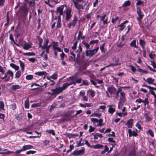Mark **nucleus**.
Returning a JSON list of instances; mask_svg holds the SVG:
<instances>
[{
    "label": "nucleus",
    "mask_w": 156,
    "mask_h": 156,
    "mask_svg": "<svg viewBox=\"0 0 156 156\" xmlns=\"http://www.w3.org/2000/svg\"><path fill=\"white\" fill-rule=\"evenodd\" d=\"M70 84L71 85H76V83H81L82 79L76 75H74V76H70L69 77Z\"/></svg>",
    "instance_id": "f257e3e1"
},
{
    "label": "nucleus",
    "mask_w": 156,
    "mask_h": 156,
    "mask_svg": "<svg viewBox=\"0 0 156 156\" xmlns=\"http://www.w3.org/2000/svg\"><path fill=\"white\" fill-rule=\"evenodd\" d=\"M14 76V73L13 72L10 70H8L5 73L4 76L1 77V79L4 80L7 78L5 81H9V80H12Z\"/></svg>",
    "instance_id": "f03ea898"
},
{
    "label": "nucleus",
    "mask_w": 156,
    "mask_h": 156,
    "mask_svg": "<svg viewBox=\"0 0 156 156\" xmlns=\"http://www.w3.org/2000/svg\"><path fill=\"white\" fill-rule=\"evenodd\" d=\"M71 1L74 4L75 8L78 10L79 11L80 9H84L83 5L79 3L80 2H82L83 0H71Z\"/></svg>",
    "instance_id": "7ed1b4c3"
},
{
    "label": "nucleus",
    "mask_w": 156,
    "mask_h": 156,
    "mask_svg": "<svg viewBox=\"0 0 156 156\" xmlns=\"http://www.w3.org/2000/svg\"><path fill=\"white\" fill-rule=\"evenodd\" d=\"M83 141H85V144L90 148H92L94 149H99L103 148L104 147V146L103 145L99 144H97L95 145H91L88 140H83Z\"/></svg>",
    "instance_id": "20e7f679"
},
{
    "label": "nucleus",
    "mask_w": 156,
    "mask_h": 156,
    "mask_svg": "<svg viewBox=\"0 0 156 156\" xmlns=\"http://www.w3.org/2000/svg\"><path fill=\"white\" fill-rule=\"evenodd\" d=\"M99 49V47H97L92 50H86L85 51L86 56L91 57L97 52Z\"/></svg>",
    "instance_id": "39448f33"
},
{
    "label": "nucleus",
    "mask_w": 156,
    "mask_h": 156,
    "mask_svg": "<svg viewBox=\"0 0 156 156\" xmlns=\"http://www.w3.org/2000/svg\"><path fill=\"white\" fill-rule=\"evenodd\" d=\"M71 8L70 7L66 8L65 14L66 15L65 20L66 21H68L70 20L72 16Z\"/></svg>",
    "instance_id": "423d86ee"
},
{
    "label": "nucleus",
    "mask_w": 156,
    "mask_h": 156,
    "mask_svg": "<svg viewBox=\"0 0 156 156\" xmlns=\"http://www.w3.org/2000/svg\"><path fill=\"white\" fill-rule=\"evenodd\" d=\"M85 149L84 147H82L81 149L79 150L75 151H73L72 154L74 156H77L79 155L81 156L84 155L85 154Z\"/></svg>",
    "instance_id": "0eeeda50"
},
{
    "label": "nucleus",
    "mask_w": 156,
    "mask_h": 156,
    "mask_svg": "<svg viewBox=\"0 0 156 156\" xmlns=\"http://www.w3.org/2000/svg\"><path fill=\"white\" fill-rule=\"evenodd\" d=\"M65 7H66V5H62L59 6L57 8L56 12L57 14H58V16L61 17V15H63L64 12V9Z\"/></svg>",
    "instance_id": "6e6552de"
},
{
    "label": "nucleus",
    "mask_w": 156,
    "mask_h": 156,
    "mask_svg": "<svg viewBox=\"0 0 156 156\" xmlns=\"http://www.w3.org/2000/svg\"><path fill=\"white\" fill-rule=\"evenodd\" d=\"M77 20L78 17L74 15L72 21L70 22L67 25L69 28H70L72 27H74L76 24Z\"/></svg>",
    "instance_id": "1a4fd4ad"
},
{
    "label": "nucleus",
    "mask_w": 156,
    "mask_h": 156,
    "mask_svg": "<svg viewBox=\"0 0 156 156\" xmlns=\"http://www.w3.org/2000/svg\"><path fill=\"white\" fill-rule=\"evenodd\" d=\"M113 62H114L110 64L107 65V67L114 66H119L121 64V63L119 62V59L118 58H115L113 59Z\"/></svg>",
    "instance_id": "9d476101"
},
{
    "label": "nucleus",
    "mask_w": 156,
    "mask_h": 156,
    "mask_svg": "<svg viewBox=\"0 0 156 156\" xmlns=\"http://www.w3.org/2000/svg\"><path fill=\"white\" fill-rule=\"evenodd\" d=\"M51 91L52 92V93L51 94L55 96V97L58 94L62 92V89L60 87L51 89Z\"/></svg>",
    "instance_id": "9b49d317"
},
{
    "label": "nucleus",
    "mask_w": 156,
    "mask_h": 156,
    "mask_svg": "<svg viewBox=\"0 0 156 156\" xmlns=\"http://www.w3.org/2000/svg\"><path fill=\"white\" fill-rule=\"evenodd\" d=\"M136 12L138 16V17L136 19L138 21H140L144 16V15L141 11L140 8L139 7L137 8Z\"/></svg>",
    "instance_id": "f8f14e48"
},
{
    "label": "nucleus",
    "mask_w": 156,
    "mask_h": 156,
    "mask_svg": "<svg viewBox=\"0 0 156 156\" xmlns=\"http://www.w3.org/2000/svg\"><path fill=\"white\" fill-rule=\"evenodd\" d=\"M20 9L23 13V16L25 17L27 16L28 12V9L26 6H23L21 7Z\"/></svg>",
    "instance_id": "ddd939ff"
},
{
    "label": "nucleus",
    "mask_w": 156,
    "mask_h": 156,
    "mask_svg": "<svg viewBox=\"0 0 156 156\" xmlns=\"http://www.w3.org/2000/svg\"><path fill=\"white\" fill-rule=\"evenodd\" d=\"M13 41L15 45L18 47L22 46L23 44L25 41L23 40H11Z\"/></svg>",
    "instance_id": "4468645a"
},
{
    "label": "nucleus",
    "mask_w": 156,
    "mask_h": 156,
    "mask_svg": "<svg viewBox=\"0 0 156 156\" xmlns=\"http://www.w3.org/2000/svg\"><path fill=\"white\" fill-rule=\"evenodd\" d=\"M108 91L111 94H115L116 91V89L113 86H111L107 88Z\"/></svg>",
    "instance_id": "2eb2a0df"
},
{
    "label": "nucleus",
    "mask_w": 156,
    "mask_h": 156,
    "mask_svg": "<svg viewBox=\"0 0 156 156\" xmlns=\"http://www.w3.org/2000/svg\"><path fill=\"white\" fill-rule=\"evenodd\" d=\"M32 44L29 42H28V43H27L25 41L22 47L24 49L28 50L29 48H31Z\"/></svg>",
    "instance_id": "dca6fc26"
},
{
    "label": "nucleus",
    "mask_w": 156,
    "mask_h": 156,
    "mask_svg": "<svg viewBox=\"0 0 156 156\" xmlns=\"http://www.w3.org/2000/svg\"><path fill=\"white\" fill-rule=\"evenodd\" d=\"M136 131H132L131 129H128V133L129 137H131L132 136H136L138 135L137 132V130L136 129Z\"/></svg>",
    "instance_id": "f3484780"
},
{
    "label": "nucleus",
    "mask_w": 156,
    "mask_h": 156,
    "mask_svg": "<svg viewBox=\"0 0 156 156\" xmlns=\"http://www.w3.org/2000/svg\"><path fill=\"white\" fill-rule=\"evenodd\" d=\"M109 108L108 112L111 115H112L114 112H115V106L112 105L108 106Z\"/></svg>",
    "instance_id": "a211bd4d"
},
{
    "label": "nucleus",
    "mask_w": 156,
    "mask_h": 156,
    "mask_svg": "<svg viewBox=\"0 0 156 156\" xmlns=\"http://www.w3.org/2000/svg\"><path fill=\"white\" fill-rule=\"evenodd\" d=\"M133 119H130L128 120L126 125L127 126L128 128H131L133 126Z\"/></svg>",
    "instance_id": "6ab92c4d"
},
{
    "label": "nucleus",
    "mask_w": 156,
    "mask_h": 156,
    "mask_svg": "<svg viewBox=\"0 0 156 156\" xmlns=\"http://www.w3.org/2000/svg\"><path fill=\"white\" fill-rule=\"evenodd\" d=\"M58 21L57 23L56 29L60 28L62 26V23L61 21V17L59 16H57Z\"/></svg>",
    "instance_id": "aec40b11"
},
{
    "label": "nucleus",
    "mask_w": 156,
    "mask_h": 156,
    "mask_svg": "<svg viewBox=\"0 0 156 156\" xmlns=\"http://www.w3.org/2000/svg\"><path fill=\"white\" fill-rule=\"evenodd\" d=\"M89 65V63L87 62H84L79 66V68L82 70L85 69Z\"/></svg>",
    "instance_id": "412c9836"
},
{
    "label": "nucleus",
    "mask_w": 156,
    "mask_h": 156,
    "mask_svg": "<svg viewBox=\"0 0 156 156\" xmlns=\"http://www.w3.org/2000/svg\"><path fill=\"white\" fill-rule=\"evenodd\" d=\"M120 95L121 97L120 100L122 102L124 103L126 100V99L125 97V94L124 92H121Z\"/></svg>",
    "instance_id": "4be33fe9"
},
{
    "label": "nucleus",
    "mask_w": 156,
    "mask_h": 156,
    "mask_svg": "<svg viewBox=\"0 0 156 156\" xmlns=\"http://www.w3.org/2000/svg\"><path fill=\"white\" fill-rule=\"evenodd\" d=\"M87 93L92 98H93L95 95V92L93 90L90 89L87 90Z\"/></svg>",
    "instance_id": "5701e85b"
},
{
    "label": "nucleus",
    "mask_w": 156,
    "mask_h": 156,
    "mask_svg": "<svg viewBox=\"0 0 156 156\" xmlns=\"http://www.w3.org/2000/svg\"><path fill=\"white\" fill-rule=\"evenodd\" d=\"M64 135L68 137L69 139L74 137L75 136H78L79 135L78 134H72L67 133H65Z\"/></svg>",
    "instance_id": "b1692460"
},
{
    "label": "nucleus",
    "mask_w": 156,
    "mask_h": 156,
    "mask_svg": "<svg viewBox=\"0 0 156 156\" xmlns=\"http://www.w3.org/2000/svg\"><path fill=\"white\" fill-rule=\"evenodd\" d=\"M33 148L34 146L30 145H25L23 146L22 147L23 151H24L27 150L32 149Z\"/></svg>",
    "instance_id": "393cba45"
},
{
    "label": "nucleus",
    "mask_w": 156,
    "mask_h": 156,
    "mask_svg": "<svg viewBox=\"0 0 156 156\" xmlns=\"http://www.w3.org/2000/svg\"><path fill=\"white\" fill-rule=\"evenodd\" d=\"M22 72L23 73L25 68L24 63L20 60L19 61Z\"/></svg>",
    "instance_id": "a878e982"
},
{
    "label": "nucleus",
    "mask_w": 156,
    "mask_h": 156,
    "mask_svg": "<svg viewBox=\"0 0 156 156\" xmlns=\"http://www.w3.org/2000/svg\"><path fill=\"white\" fill-rule=\"evenodd\" d=\"M21 88V86L19 85H12L11 87V89L15 91L16 90L19 89Z\"/></svg>",
    "instance_id": "bb28decb"
},
{
    "label": "nucleus",
    "mask_w": 156,
    "mask_h": 156,
    "mask_svg": "<svg viewBox=\"0 0 156 156\" xmlns=\"http://www.w3.org/2000/svg\"><path fill=\"white\" fill-rule=\"evenodd\" d=\"M71 85L70 84V82L69 83L68 82L66 83L63 84V86L62 87H60L62 90L63 91V90H65L70 85Z\"/></svg>",
    "instance_id": "cd10ccee"
},
{
    "label": "nucleus",
    "mask_w": 156,
    "mask_h": 156,
    "mask_svg": "<svg viewBox=\"0 0 156 156\" xmlns=\"http://www.w3.org/2000/svg\"><path fill=\"white\" fill-rule=\"evenodd\" d=\"M10 66L12 68L16 70H18L19 69V67L14 64L11 63L10 64Z\"/></svg>",
    "instance_id": "c85d7f7f"
},
{
    "label": "nucleus",
    "mask_w": 156,
    "mask_h": 156,
    "mask_svg": "<svg viewBox=\"0 0 156 156\" xmlns=\"http://www.w3.org/2000/svg\"><path fill=\"white\" fill-rule=\"evenodd\" d=\"M27 2H28L30 6L34 7L35 4V1H37V0H32L31 1L29 2L27 0H25Z\"/></svg>",
    "instance_id": "c756f323"
},
{
    "label": "nucleus",
    "mask_w": 156,
    "mask_h": 156,
    "mask_svg": "<svg viewBox=\"0 0 156 156\" xmlns=\"http://www.w3.org/2000/svg\"><path fill=\"white\" fill-rule=\"evenodd\" d=\"M21 75V72L20 70H18L15 73V79H18L20 77Z\"/></svg>",
    "instance_id": "7c9ffc66"
},
{
    "label": "nucleus",
    "mask_w": 156,
    "mask_h": 156,
    "mask_svg": "<svg viewBox=\"0 0 156 156\" xmlns=\"http://www.w3.org/2000/svg\"><path fill=\"white\" fill-rule=\"evenodd\" d=\"M147 82L149 84H152L154 81V79H153L151 77L148 78L147 79Z\"/></svg>",
    "instance_id": "2f4dec72"
},
{
    "label": "nucleus",
    "mask_w": 156,
    "mask_h": 156,
    "mask_svg": "<svg viewBox=\"0 0 156 156\" xmlns=\"http://www.w3.org/2000/svg\"><path fill=\"white\" fill-rule=\"evenodd\" d=\"M24 106L25 108H28L29 107V99L27 98L26 101H25Z\"/></svg>",
    "instance_id": "473e14b6"
},
{
    "label": "nucleus",
    "mask_w": 156,
    "mask_h": 156,
    "mask_svg": "<svg viewBox=\"0 0 156 156\" xmlns=\"http://www.w3.org/2000/svg\"><path fill=\"white\" fill-rule=\"evenodd\" d=\"M131 4L129 0H127L125 1L124 4L122 5V7H125L129 6Z\"/></svg>",
    "instance_id": "72a5a7b5"
},
{
    "label": "nucleus",
    "mask_w": 156,
    "mask_h": 156,
    "mask_svg": "<svg viewBox=\"0 0 156 156\" xmlns=\"http://www.w3.org/2000/svg\"><path fill=\"white\" fill-rule=\"evenodd\" d=\"M35 74L39 76H41L43 75H45L47 74V73L45 71H42V72H36L35 73Z\"/></svg>",
    "instance_id": "f704fd0d"
},
{
    "label": "nucleus",
    "mask_w": 156,
    "mask_h": 156,
    "mask_svg": "<svg viewBox=\"0 0 156 156\" xmlns=\"http://www.w3.org/2000/svg\"><path fill=\"white\" fill-rule=\"evenodd\" d=\"M123 40H122L121 41H118V42L117 43V46L118 47H121L124 45V43L123 41Z\"/></svg>",
    "instance_id": "c9c22d12"
},
{
    "label": "nucleus",
    "mask_w": 156,
    "mask_h": 156,
    "mask_svg": "<svg viewBox=\"0 0 156 156\" xmlns=\"http://www.w3.org/2000/svg\"><path fill=\"white\" fill-rule=\"evenodd\" d=\"M85 62L83 59H78L76 61V63L78 64L79 66Z\"/></svg>",
    "instance_id": "e433bc0d"
},
{
    "label": "nucleus",
    "mask_w": 156,
    "mask_h": 156,
    "mask_svg": "<svg viewBox=\"0 0 156 156\" xmlns=\"http://www.w3.org/2000/svg\"><path fill=\"white\" fill-rule=\"evenodd\" d=\"M140 44L142 48L144 49V46L145 44V42L143 40H140Z\"/></svg>",
    "instance_id": "4c0bfd02"
},
{
    "label": "nucleus",
    "mask_w": 156,
    "mask_h": 156,
    "mask_svg": "<svg viewBox=\"0 0 156 156\" xmlns=\"http://www.w3.org/2000/svg\"><path fill=\"white\" fill-rule=\"evenodd\" d=\"M23 55L26 56H34L35 55V54L33 52H29L24 53Z\"/></svg>",
    "instance_id": "58836bf2"
},
{
    "label": "nucleus",
    "mask_w": 156,
    "mask_h": 156,
    "mask_svg": "<svg viewBox=\"0 0 156 156\" xmlns=\"http://www.w3.org/2000/svg\"><path fill=\"white\" fill-rule=\"evenodd\" d=\"M144 116L147 121H150L152 120L151 118L148 116L147 114H144Z\"/></svg>",
    "instance_id": "ea45409f"
},
{
    "label": "nucleus",
    "mask_w": 156,
    "mask_h": 156,
    "mask_svg": "<svg viewBox=\"0 0 156 156\" xmlns=\"http://www.w3.org/2000/svg\"><path fill=\"white\" fill-rule=\"evenodd\" d=\"M130 46L132 47H134L135 48H137V47L136 45V41L133 40L130 44Z\"/></svg>",
    "instance_id": "a19ab883"
},
{
    "label": "nucleus",
    "mask_w": 156,
    "mask_h": 156,
    "mask_svg": "<svg viewBox=\"0 0 156 156\" xmlns=\"http://www.w3.org/2000/svg\"><path fill=\"white\" fill-rule=\"evenodd\" d=\"M147 133L148 134L150 135L152 137L154 136V133L151 129H149L147 132Z\"/></svg>",
    "instance_id": "79ce46f5"
},
{
    "label": "nucleus",
    "mask_w": 156,
    "mask_h": 156,
    "mask_svg": "<svg viewBox=\"0 0 156 156\" xmlns=\"http://www.w3.org/2000/svg\"><path fill=\"white\" fill-rule=\"evenodd\" d=\"M98 120V124L97 125V126H101L104 125L102 123L103 120L102 119H100Z\"/></svg>",
    "instance_id": "37998d69"
},
{
    "label": "nucleus",
    "mask_w": 156,
    "mask_h": 156,
    "mask_svg": "<svg viewBox=\"0 0 156 156\" xmlns=\"http://www.w3.org/2000/svg\"><path fill=\"white\" fill-rule=\"evenodd\" d=\"M78 39H83L84 37L82 36V33L80 31L79 32L78 34Z\"/></svg>",
    "instance_id": "c03bdc74"
},
{
    "label": "nucleus",
    "mask_w": 156,
    "mask_h": 156,
    "mask_svg": "<svg viewBox=\"0 0 156 156\" xmlns=\"http://www.w3.org/2000/svg\"><path fill=\"white\" fill-rule=\"evenodd\" d=\"M82 43L85 46V47H86L87 49L89 48L90 47L89 44H88L85 41H84V40H83L82 41Z\"/></svg>",
    "instance_id": "a18cd8bd"
},
{
    "label": "nucleus",
    "mask_w": 156,
    "mask_h": 156,
    "mask_svg": "<svg viewBox=\"0 0 156 156\" xmlns=\"http://www.w3.org/2000/svg\"><path fill=\"white\" fill-rule=\"evenodd\" d=\"M52 47L53 48L54 51L57 50L59 52L62 51V50L60 48L54 46V45H52Z\"/></svg>",
    "instance_id": "49530a36"
},
{
    "label": "nucleus",
    "mask_w": 156,
    "mask_h": 156,
    "mask_svg": "<svg viewBox=\"0 0 156 156\" xmlns=\"http://www.w3.org/2000/svg\"><path fill=\"white\" fill-rule=\"evenodd\" d=\"M57 73H54L51 76H50V78L55 80L57 79Z\"/></svg>",
    "instance_id": "de8ad7c7"
},
{
    "label": "nucleus",
    "mask_w": 156,
    "mask_h": 156,
    "mask_svg": "<svg viewBox=\"0 0 156 156\" xmlns=\"http://www.w3.org/2000/svg\"><path fill=\"white\" fill-rule=\"evenodd\" d=\"M142 102L144 103V106H145L146 105H148L149 103V101H148L147 98H145L144 100H142Z\"/></svg>",
    "instance_id": "09e8293b"
},
{
    "label": "nucleus",
    "mask_w": 156,
    "mask_h": 156,
    "mask_svg": "<svg viewBox=\"0 0 156 156\" xmlns=\"http://www.w3.org/2000/svg\"><path fill=\"white\" fill-rule=\"evenodd\" d=\"M46 132L48 133L49 134H52L53 135H55V131L53 129H51L49 130H47L46 131Z\"/></svg>",
    "instance_id": "8fccbe9b"
},
{
    "label": "nucleus",
    "mask_w": 156,
    "mask_h": 156,
    "mask_svg": "<svg viewBox=\"0 0 156 156\" xmlns=\"http://www.w3.org/2000/svg\"><path fill=\"white\" fill-rule=\"evenodd\" d=\"M89 84V82L87 80H83V82L81 85H84L85 86H88Z\"/></svg>",
    "instance_id": "3c124183"
},
{
    "label": "nucleus",
    "mask_w": 156,
    "mask_h": 156,
    "mask_svg": "<svg viewBox=\"0 0 156 156\" xmlns=\"http://www.w3.org/2000/svg\"><path fill=\"white\" fill-rule=\"evenodd\" d=\"M33 76L32 75H28L26 76V79L28 80H30L33 79Z\"/></svg>",
    "instance_id": "603ef678"
},
{
    "label": "nucleus",
    "mask_w": 156,
    "mask_h": 156,
    "mask_svg": "<svg viewBox=\"0 0 156 156\" xmlns=\"http://www.w3.org/2000/svg\"><path fill=\"white\" fill-rule=\"evenodd\" d=\"M4 102L2 101H0V110L2 109L3 110H4Z\"/></svg>",
    "instance_id": "864d4df0"
},
{
    "label": "nucleus",
    "mask_w": 156,
    "mask_h": 156,
    "mask_svg": "<svg viewBox=\"0 0 156 156\" xmlns=\"http://www.w3.org/2000/svg\"><path fill=\"white\" fill-rule=\"evenodd\" d=\"M56 106V105L55 104H53L51 106L50 109H49V111L50 112H51L53 111V110L54 109V108H55Z\"/></svg>",
    "instance_id": "5fc2aeb1"
},
{
    "label": "nucleus",
    "mask_w": 156,
    "mask_h": 156,
    "mask_svg": "<svg viewBox=\"0 0 156 156\" xmlns=\"http://www.w3.org/2000/svg\"><path fill=\"white\" fill-rule=\"evenodd\" d=\"M36 152V151L30 150L27 152L26 154H34Z\"/></svg>",
    "instance_id": "6e6d98bb"
},
{
    "label": "nucleus",
    "mask_w": 156,
    "mask_h": 156,
    "mask_svg": "<svg viewBox=\"0 0 156 156\" xmlns=\"http://www.w3.org/2000/svg\"><path fill=\"white\" fill-rule=\"evenodd\" d=\"M49 42L48 40H46L44 42V44L41 47V48L42 49L44 47H46L47 45Z\"/></svg>",
    "instance_id": "4d7b16f0"
},
{
    "label": "nucleus",
    "mask_w": 156,
    "mask_h": 156,
    "mask_svg": "<svg viewBox=\"0 0 156 156\" xmlns=\"http://www.w3.org/2000/svg\"><path fill=\"white\" fill-rule=\"evenodd\" d=\"M5 0H0V7H3L5 4Z\"/></svg>",
    "instance_id": "13d9d810"
},
{
    "label": "nucleus",
    "mask_w": 156,
    "mask_h": 156,
    "mask_svg": "<svg viewBox=\"0 0 156 156\" xmlns=\"http://www.w3.org/2000/svg\"><path fill=\"white\" fill-rule=\"evenodd\" d=\"M96 112H95L93 113V115H94L96 117L100 118L101 115V113H96Z\"/></svg>",
    "instance_id": "bf43d9fd"
},
{
    "label": "nucleus",
    "mask_w": 156,
    "mask_h": 156,
    "mask_svg": "<svg viewBox=\"0 0 156 156\" xmlns=\"http://www.w3.org/2000/svg\"><path fill=\"white\" fill-rule=\"evenodd\" d=\"M89 128L90 129L89 130V132L90 133L94 131L95 129V128L92 127V126H89Z\"/></svg>",
    "instance_id": "052dcab7"
},
{
    "label": "nucleus",
    "mask_w": 156,
    "mask_h": 156,
    "mask_svg": "<svg viewBox=\"0 0 156 156\" xmlns=\"http://www.w3.org/2000/svg\"><path fill=\"white\" fill-rule=\"evenodd\" d=\"M15 119L18 121H21V118L20 117L18 114H17L15 115Z\"/></svg>",
    "instance_id": "680f3d73"
},
{
    "label": "nucleus",
    "mask_w": 156,
    "mask_h": 156,
    "mask_svg": "<svg viewBox=\"0 0 156 156\" xmlns=\"http://www.w3.org/2000/svg\"><path fill=\"white\" fill-rule=\"evenodd\" d=\"M11 108L13 110H14L16 108V104H11Z\"/></svg>",
    "instance_id": "e2e57ef3"
},
{
    "label": "nucleus",
    "mask_w": 156,
    "mask_h": 156,
    "mask_svg": "<svg viewBox=\"0 0 156 156\" xmlns=\"http://www.w3.org/2000/svg\"><path fill=\"white\" fill-rule=\"evenodd\" d=\"M40 106V104L39 103H34L31 105L32 108H35L37 107H39Z\"/></svg>",
    "instance_id": "0e129e2a"
},
{
    "label": "nucleus",
    "mask_w": 156,
    "mask_h": 156,
    "mask_svg": "<svg viewBox=\"0 0 156 156\" xmlns=\"http://www.w3.org/2000/svg\"><path fill=\"white\" fill-rule=\"evenodd\" d=\"M77 44V41H76L74 42L73 46L72 47V48L73 50H75L76 49Z\"/></svg>",
    "instance_id": "69168bd1"
},
{
    "label": "nucleus",
    "mask_w": 156,
    "mask_h": 156,
    "mask_svg": "<svg viewBox=\"0 0 156 156\" xmlns=\"http://www.w3.org/2000/svg\"><path fill=\"white\" fill-rule=\"evenodd\" d=\"M119 26L120 27V28H119V30L120 31H121L124 28V27H125L124 25L123 24V23H121Z\"/></svg>",
    "instance_id": "338daca9"
},
{
    "label": "nucleus",
    "mask_w": 156,
    "mask_h": 156,
    "mask_svg": "<svg viewBox=\"0 0 156 156\" xmlns=\"http://www.w3.org/2000/svg\"><path fill=\"white\" fill-rule=\"evenodd\" d=\"M155 56V54H153L152 53H151L149 54V57L151 59H153Z\"/></svg>",
    "instance_id": "774afa93"
}]
</instances>
